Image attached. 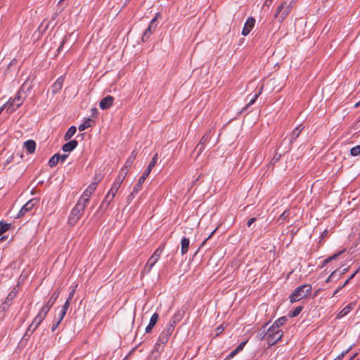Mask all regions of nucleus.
I'll list each match as a JSON object with an SVG mask.
<instances>
[{"label":"nucleus","mask_w":360,"mask_h":360,"mask_svg":"<svg viewBox=\"0 0 360 360\" xmlns=\"http://www.w3.org/2000/svg\"><path fill=\"white\" fill-rule=\"evenodd\" d=\"M348 352V350L342 352L340 355H338L334 360H342L344 357V356Z\"/></svg>","instance_id":"49530a36"},{"label":"nucleus","mask_w":360,"mask_h":360,"mask_svg":"<svg viewBox=\"0 0 360 360\" xmlns=\"http://www.w3.org/2000/svg\"><path fill=\"white\" fill-rule=\"evenodd\" d=\"M190 240L188 238L184 237L181 240V255H184L188 252L189 248Z\"/></svg>","instance_id":"412c9836"},{"label":"nucleus","mask_w":360,"mask_h":360,"mask_svg":"<svg viewBox=\"0 0 360 360\" xmlns=\"http://www.w3.org/2000/svg\"><path fill=\"white\" fill-rule=\"evenodd\" d=\"M114 100L115 98L113 96H107L101 99L99 106L102 110H107L112 105Z\"/></svg>","instance_id":"ddd939ff"},{"label":"nucleus","mask_w":360,"mask_h":360,"mask_svg":"<svg viewBox=\"0 0 360 360\" xmlns=\"http://www.w3.org/2000/svg\"><path fill=\"white\" fill-rule=\"evenodd\" d=\"M304 129V126L302 124L298 125L290 134V143L292 144L296 139L300 136L301 131Z\"/></svg>","instance_id":"2eb2a0df"},{"label":"nucleus","mask_w":360,"mask_h":360,"mask_svg":"<svg viewBox=\"0 0 360 360\" xmlns=\"http://www.w3.org/2000/svg\"><path fill=\"white\" fill-rule=\"evenodd\" d=\"M68 156V155L67 154L60 155L59 160H61V162H64L67 159Z\"/></svg>","instance_id":"3c124183"},{"label":"nucleus","mask_w":360,"mask_h":360,"mask_svg":"<svg viewBox=\"0 0 360 360\" xmlns=\"http://www.w3.org/2000/svg\"><path fill=\"white\" fill-rule=\"evenodd\" d=\"M292 9V3L288 1H283L279 5L274 13V18H278L280 22H282L290 13Z\"/></svg>","instance_id":"39448f33"},{"label":"nucleus","mask_w":360,"mask_h":360,"mask_svg":"<svg viewBox=\"0 0 360 360\" xmlns=\"http://www.w3.org/2000/svg\"><path fill=\"white\" fill-rule=\"evenodd\" d=\"M60 325V321H56L52 327H51V330L53 332L56 330V328L59 326Z\"/></svg>","instance_id":"a18cd8bd"},{"label":"nucleus","mask_w":360,"mask_h":360,"mask_svg":"<svg viewBox=\"0 0 360 360\" xmlns=\"http://www.w3.org/2000/svg\"><path fill=\"white\" fill-rule=\"evenodd\" d=\"M159 318V315L157 313H154L152 316L150 317V322L151 326H155L156 323L158 322Z\"/></svg>","instance_id":"58836bf2"},{"label":"nucleus","mask_w":360,"mask_h":360,"mask_svg":"<svg viewBox=\"0 0 360 360\" xmlns=\"http://www.w3.org/2000/svg\"><path fill=\"white\" fill-rule=\"evenodd\" d=\"M283 336V332L276 326H271L264 335V338L269 345H274L278 342Z\"/></svg>","instance_id":"7ed1b4c3"},{"label":"nucleus","mask_w":360,"mask_h":360,"mask_svg":"<svg viewBox=\"0 0 360 360\" xmlns=\"http://www.w3.org/2000/svg\"><path fill=\"white\" fill-rule=\"evenodd\" d=\"M25 84H23L20 88V90L18 91L13 98H10L6 103V110L8 113L11 114L16 110L23 103V99L21 98V90L25 86Z\"/></svg>","instance_id":"f03ea898"},{"label":"nucleus","mask_w":360,"mask_h":360,"mask_svg":"<svg viewBox=\"0 0 360 360\" xmlns=\"http://www.w3.org/2000/svg\"><path fill=\"white\" fill-rule=\"evenodd\" d=\"M96 181L94 182H92L87 188L83 192L82 196L79 198L78 201L81 202L82 203L86 205L89 204L90 197L91 194L94 192L96 190V186L98 184V181H100V179H96Z\"/></svg>","instance_id":"423d86ee"},{"label":"nucleus","mask_w":360,"mask_h":360,"mask_svg":"<svg viewBox=\"0 0 360 360\" xmlns=\"http://www.w3.org/2000/svg\"><path fill=\"white\" fill-rule=\"evenodd\" d=\"M255 23V20L252 17H249L246 22H245V25L243 26V28L242 30V35L243 36H247L252 29L253 28Z\"/></svg>","instance_id":"f8f14e48"},{"label":"nucleus","mask_w":360,"mask_h":360,"mask_svg":"<svg viewBox=\"0 0 360 360\" xmlns=\"http://www.w3.org/2000/svg\"><path fill=\"white\" fill-rule=\"evenodd\" d=\"M349 279L348 278L346 281H345V283L341 285L342 288H344L349 282Z\"/></svg>","instance_id":"bf43d9fd"},{"label":"nucleus","mask_w":360,"mask_h":360,"mask_svg":"<svg viewBox=\"0 0 360 360\" xmlns=\"http://www.w3.org/2000/svg\"><path fill=\"white\" fill-rule=\"evenodd\" d=\"M159 259L154 256L153 255L148 259L146 268H148V270L150 271L152 267L155 265V264L158 262Z\"/></svg>","instance_id":"b1692460"},{"label":"nucleus","mask_w":360,"mask_h":360,"mask_svg":"<svg viewBox=\"0 0 360 360\" xmlns=\"http://www.w3.org/2000/svg\"><path fill=\"white\" fill-rule=\"evenodd\" d=\"M354 303H349L345 307H344L337 315V319H340L347 314H348L354 307Z\"/></svg>","instance_id":"f3484780"},{"label":"nucleus","mask_w":360,"mask_h":360,"mask_svg":"<svg viewBox=\"0 0 360 360\" xmlns=\"http://www.w3.org/2000/svg\"><path fill=\"white\" fill-rule=\"evenodd\" d=\"M5 238H5V236H2V237L0 238V240H1V241H2V240H5Z\"/></svg>","instance_id":"e2e57ef3"},{"label":"nucleus","mask_w":360,"mask_h":360,"mask_svg":"<svg viewBox=\"0 0 360 360\" xmlns=\"http://www.w3.org/2000/svg\"><path fill=\"white\" fill-rule=\"evenodd\" d=\"M134 150L132 151L131 155L127 159L126 161L124 166L122 169H125V171H129L128 168L131 167L134 160H135V156L134 155Z\"/></svg>","instance_id":"a878e982"},{"label":"nucleus","mask_w":360,"mask_h":360,"mask_svg":"<svg viewBox=\"0 0 360 360\" xmlns=\"http://www.w3.org/2000/svg\"><path fill=\"white\" fill-rule=\"evenodd\" d=\"M154 327V326H151L150 323L148 325V326L146 328V333H149L152 330V328Z\"/></svg>","instance_id":"5fc2aeb1"},{"label":"nucleus","mask_w":360,"mask_h":360,"mask_svg":"<svg viewBox=\"0 0 360 360\" xmlns=\"http://www.w3.org/2000/svg\"><path fill=\"white\" fill-rule=\"evenodd\" d=\"M274 0H266L264 3V6L269 7Z\"/></svg>","instance_id":"6e6d98bb"},{"label":"nucleus","mask_w":360,"mask_h":360,"mask_svg":"<svg viewBox=\"0 0 360 360\" xmlns=\"http://www.w3.org/2000/svg\"><path fill=\"white\" fill-rule=\"evenodd\" d=\"M263 87H262L259 90V91L257 94H255L253 97L250 99V101L248 103L247 107H249L255 103L259 96L261 94V92L262 91Z\"/></svg>","instance_id":"72a5a7b5"},{"label":"nucleus","mask_w":360,"mask_h":360,"mask_svg":"<svg viewBox=\"0 0 360 360\" xmlns=\"http://www.w3.org/2000/svg\"><path fill=\"white\" fill-rule=\"evenodd\" d=\"M65 39H63V40L62 41V42H61L60 46L58 47V50H57V51H58V53H60V51H62V49H63V45H64V44H65Z\"/></svg>","instance_id":"864d4df0"},{"label":"nucleus","mask_w":360,"mask_h":360,"mask_svg":"<svg viewBox=\"0 0 360 360\" xmlns=\"http://www.w3.org/2000/svg\"><path fill=\"white\" fill-rule=\"evenodd\" d=\"M60 294V290L57 289L50 297L49 300L47 301L46 304L41 307V310H42L46 314H48L51 308L55 304L56 300L58 299Z\"/></svg>","instance_id":"9d476101"},{"label":"nucleus","mask_w":360,"mask_h":360,"mask_svg":"<svg viewBox=\"0 0 360 360\" xmlns=\"http://www.w3.org/2000/svg\"><path fill=\"white\" fill-rule=\"evenodd\" d=\"M170 328L166 329L165 328L162 333H160L158 342L156 345L160 346V345H165L169 340V338H170L172 332L169 330Z\"/></svg>","instance_id":"9b49d317"},{"label":"nucleus","mask_w":360,"mask_h":360,"mask_svg":"<svg viewBox=\"0 0 360 360\" xmlns=\"http://www.w3.org/2000/svg\"><path fill=\"white\" fill-rule=\"evenodd\" d=\"M205 149V144L202 141H200L198 146L195 148V150H198V155L202 152Z\"/></svg>","instance_id":"79ce46f5"},{"label":"nucleus","mask_w":360,"mask_h":360,"mask_svg":"<svg viewBox=\"0 0 360 360\" xmlns=\"http://www.w3.org/2000/svg\"><path fill=\"white\" fill-rule=\"evenodd\" d=\"M86 207V205L77 201L76 205L72 210L70 214L68 217V223L71 226L75 225L80 217L82 216L84 212V209Z\"/></svg>","instance_id":"20e7f679"},{"label":"nucleus","mask_w":360,"mask_h":360,"mask_svg":"<svg viewBox=\"0 0 360 360\" xmlns=\"http://www.w3.org/2000/svg\"><path fill=\"white\" fill-rule=\"evenodd\" d=\"M150 173H147V171L145 170L144 173L141 176V177L139 179L138 184H136V186H141L143 182L145 181L146 179L148 177Z\"/></svg>","instance_id":"4c0bfd02"},{"label":"nucleus","mask_w":360,"mask_h":360,"mask_svg":"<svg viewBox=\"0 0 360 360\" xmlns=\"http://www.w3.org/2000/svg\"><path fill=\"white\" fill-rule=\"evenodd\" d=\"M67 311H64V310H60L58 316H60V320H63L66 314Z\"/></svg>","instance_id":"8fccbe9b"},{"label":"nucleus","mask_w":360,"mask_h":360,"mask_svg":"<svg viewBox=\"0 0 360 360\" xmlns=\"http://www.w3.org/2000/svg\"><path fill=\"white\" fill-rule=\"evenodd\" d=\"M17 292L14 290H12L9 292L8 296L6 297L4 302L3 303V305H10L11 301L15 297Z\"/></svg>","instance_id":"bb28decb"},{"label":"nucleus","mask_w":360,"mask_h":360,"mask_svg":"<svg viewBox=\"0 0 360 360\" xmlns=\"http://www.w3.org/2000/svg\"><path fill=\"white\" fill-rule=\"evenodd\" d=\"M210 138V132H207L206 133L201 139L200 141H202V143H204V144H205V143L207 141H208V139Z\"/></svg>","instance_id":"37998d69"},{"label":"nucleus","mask_w":360,"mask_h":360,"mask_svg":"<svg viewBox=\"0 0 360 360\" xmlns=\"http://www.w3.org/2000/svg\"><path fill=\"white\" fill-rule=\"evenodd\" d=\"M342 288L340 286L333 293V297L335 296Z\"/></svg>","instance_id":"13d9d810"},{"label":"nucleus","mask_w":360,"mask_h":360,"mask_svg":"<svg viewBox=\"0 0 360 360\" xmlns=\"http://www.w3.org/2000/svg\"><path fill=\"white\" fill-rule=\"evenodd\" d=\"M24 147L27 153L32 154L36 148V143L33 140H27L24 143Z\"/></svg>","instance_id":"6ab92c4d"},{"label":"nucleus","mask_w":360,"mask_h":360,"mask_svg":"<svg viewBox=\"0 0 360 360\" xmlns=\"http://www.w3.org/2000/svg\"><path fill=\"white\" fill-rule=\"evenodd\" d=\"M76 131H77L76 127L71 126L68 129V130L66 131V133H65V134L64 136V139L65 141L70 140L75 135V134L76 133Z\"/></svg>","instance_id":"4be33fe9"},{"label":"nucleus","mask_w":360,"mask_h":360,"mask_svg":"<svg viewBox=\"0 0 360 360\" xmlns=\"http://www.w3.org/2000/svg\"><path fill=\"white\" fill-rule=\"evenodd\" d=\"M77 145H78L77 141H76V140H71V141L67 142L66 143H65L63 146L62 150L64 152H71L75 148H77Z\"/></svg>","instance_id":"dca6fc26"},{"label":"nucleus","mask_w":360,"mask_h":360,"mask_svg":"<svg viewBox=\"0 0 360 360\" xmlns=\"http://www.w3.org/2000/svg\"><path fill=\"white\" fill-rule=\"evenodd\" d=\"M64 79L60 77L57 79L53 85L52 86V92L53 94L58 93L63 87Z\"/></svg>","instance_id":"aec40b11"},{"label":"nucleus","mask_w":360,"mask_h":360,"mask_svg":"<svg viewBox=\"0 0 360 360\" xmlns=\"http://www.w3.org/2000/svg\"><path fill=\"white\" fill-rule=\"evenodd\" d=\"M75 292V288H73V289L70 292V293H69V296H68V299H67V300H68L71 301V300H72V297H74Z\"/></svg>","instance_id":"de8ad7c7"},{"label":"nucleus","mask_w":360,"mask_h":360,"mask_svg":"<svg viewBox=\"0 0 360 360\" xmlns=\"http://www.w3.org/2000/svg\"><path fill=\"white\" fill-rule=\"evenodd\" d=\"M247 342H248V340L240 342V345L234 350H233L228 354V356H226V359H231L233 358L238 352H240V351L243 350V349L244 348Z\"/></svg>","instance_id":"a211bd4d"},{"label":"nucleus","mask_w":360,"mask_h":360,"mask_svg":"<svg viewBox=\"0 0 360 360\" xmlns=\"http://www.w3.org/2000/svg\"><path fill=\"white\" fill-rule=\"evenodd\" d=\"M134 191H135V187H134V188H133V191H132V192H131V195L133 194V193H134Z\"/></svg>","instance_id":"338daca9"},{"label":"nucleus","mask_w":360,"mask_h":360,"mask_svg":"<svg viewBox=\"0 0 360 360\" xmlns=\"http://www.w3.org/2000/svg\"><path fill=\"white\" fill-rule=\"evenodd\" d=\"M302 309V307H296L292 311H291L290 313V316L295 317V316H298L300 314V313L301 312Z\"/></svg>","instance_id":"ea45409f"},{"label":"nucleus","mask_w":360,"mask_h":360,"mask_svg":"<svg viewBox=\"0 0 360 360\" xmlns=\"http://www.w3.org/2000/svg\"><path fill=\"white\" fill-rule=\"evenodd\" d=\"M11 226V224L0 221V235L7 231Z\"/></svg>","instance_id":"c756f323"},{"label":"nucleus","mask_w":360,"mask_h":360,"mask_svg":"<svg viewBox=\"0 0 360 360\" xmlns=\"http://www.w3.org/2000/svg\"><path fill=\"white\" fill-rule=\"evenodd\" d=\"M343 252V251H340L338 252V253L336 254H334L333 255H332L331 257L327 258L325 261H324V264H326L329 262H330L331 260L333 259H335L340 255H341L342 253Z\"/></svg>","instance_id":"a19ab883"},{"label":"nucleus","mask_w":360,"mask_h":360,"mask_svg":"<svg viewBox=\"0 0 360 360\" xmlns=\"http://www.w3.org/2000/svg\"><path fill=\"white\" fill-rule=\"evenodd\" d=\"M255 221H256V218H255V217L249 219L247 222L248 226L250 227Z\"/></svg>","instance_id":"09e8293b"},{"label":"nucleus","mask_w":360,"mask_h":360,"mask_svg":"<svg viewBox=\"0 0 360 360\" xmlns=\"http://www.w3.org/2000/svg\"><path fill=\"white\" fill-rule=\"evenodd\" d=\"M56 321H60V323H61V321H62L63 320H60V316H58V317L57 318V320H56Z\"/></svg>","instance_id":"69168bd1"},{"label":"nucleus","mask_w":360,"mask_h":360,"mask_svg":"<svg viewBox=\"0 0 360 360\" xmlns=\"http://www.w3.org/2000/svg\"><path fill=\"white\" fill-rule=\"evenodd\" d=\"M359 105H360V102H358V103H356L355 104L354 107H355V108H357V107H359Z\"/></svg>","instance_id":"680f3d73"},{"label":"nucleus","mask_w":360,"mask_h":360,"mask_svg":"<svg viewBox=\"0 0 360 360\" xmlns=\"http://www.w3.org/2000/svg\"><path fill=\"white\" fill-rule=\"evenodd\" d=\"M176 323V315L175 314L172 319L168 323V324L166 326V329L170 328L169 330H171L172 333L174 331V327Z\"/></svg>","instance_id":"7c9ffc66"},{"label":"nucleus","mask_w":360,"mask_h":360,"mask_svg":"<svg viewBox=\"0 0 360 360\" xmlns=\"http://www.w3.org/2000/svg\"><path fill=\"white\" fill-rule=\"evenodd\" d=\"M350 154L352 156H357L360 155V145L352 148L350 150Z\"/></svg>","instance_id":"c9c22d12"},{"label":"nucleus","mask_w":360,"mask_h":360,"mask_svg":"<svg viewBox=\"0 0 360 360\" xmlns=\"http://www.w3.org/2000/svg\"><path fill=\"white\" fill-rule=\"evenodd\" d=\"M4 109H6L5 104H4L2 107H1V108H0V114L1 113V112H2Z\"/></svg>","instance_id":"052dcab7"},{"label":"nucleus","mask_w":360,"mask_h":360,"mask_svg":"<svg viewBox=\"0 0 360 360\" xmlns=\"http://www.w3.org/2000/svg\"><path fill=\"white\" fill-rule=\"evenodd\" d=\"M158 159V154L156 153L153 155L151 161L150 162L148 167L146 169L147 171V173H150L152 169L155 167V164L157 163Z\"/></svg>","instance_id":"cd10ccee"},{"label":"nucleus","mask_w":360,"mask_h":360,"mask_svg":"<svg viewBox=\"0 0 360 360\" xmlns=\"http://www.w3.org/2000/svg\"><path fill=\"white\" fill-rule=\"evenodd\" d=\"M164 248H165V243H163L162 245H161L159 248H158L156 249V250L153 253V255L159 259L164 250Z\"/></svg>","instance_id":"e433bc0d"},{"label":"nucleus","mask_w":360,"mask_h":360,"mask_svg":"<svg viewBox=\"0 0 360 360\" xmlns=\"http://www.w3.org/2000/svg\"><path fill=\"white\" fill-rule=\"evenodd\" d=\"M46 314H47L44 312L42 310H40L30 325L37 329L42 321L45 319Z\"/></svg>","instance_id":"4468645a"},{"label":"nucleus","mask_w":360,"mask_h":360,"mask_svg":"<svg viewBox=\"0 0 360 360\" xmlns=\"http://www.w3.org/2000/svg\"><path fill=\"white\" fill-rule=\"evenodd\" d=\"M346 271H347V269H345L343 270V272H342V273H345V272H346Z\"/></svg>","instance_id":"774afa93"},{"label":"nucleus","mask_w":360,"mask_h":360,"mask_svg":"<svg viewBox=\"0 0 360 360\" xmlns=\"http://www.w3.org/2000/svg\"><path fill=\"white\" fill-rule=\"evenodd\" d=\"M127 174V171H125V169H121L120 171V173L116 178L114 184H112L111 188L110 191L114 193H116L118 191L120 185L122 184L124 179L125 178L126 175Z\"/></svg>","instance_id":"6e6552de"},{"label":"nucleus","mask_w":360,"mask_h":360,"mask_svg":"<svg viewBox=\"0 0 360 360\" xmlns=\"http://www.w3.org/2000/svg\"><path fill=\"white\" fill-rule=\"evenodd\" d=\"M91 119H89V118L87 119V120H86L84 122H83L82 124L79 125L78 129L80 131H84L86 129L90 127H91Z\"/></svg>","instance_id":"2f4dec72"},{"label":"nucleus","mask_w":360,"mask_h":360,"mask_svg":"<svg viewBox=\"0 0 360 360\" xmlns=\"http://www.w3.org/2000/svg\"><path fill=\"white\" fill-rule=\"evenodd\" d=\"M360 270V266L355 271L354 273H353L352 274H351L350 277L349 278V280L352 279L355 275Z\"/></svg>","instance_id":"4d7b16f0"},{"label":"nucleus","mask_w":360,"mask_h":360,"mask_svg":"<svg viewBox=\"0 0 360 360\" xmlns=\"http://www.w3.org/2000/svg\"><path fill=\"white\" fill-rule=\"evenodd\" d=\"M115 195V193L109 191L108 193L105 195L103 200L101 202V203L97 210V212H103L104 211H105L108 209L110 202L114 198Z\"/></svg>","instance_id":"1a4fd4ad"},{"label":"nucleus","mask_w":360,"mask_h":360,"mask_svg":"<svg viewBox=\"0 0 360 360\" xmlns=\"http://www.w3.org/2000/svg\"><path fill=\"white\" fill-rule=\"evenodd\" d=\"M70 302L71 301L67 300L63 306L62 310L67 311L70 307Z\"/></svg>","instance_id":"c03bdc74"},{"label":"nucleus","mask_w":360,"mask_h":360,"mask_svg":"<svg viewBox=\"0 0 360 360\" xmlns=\"http://www.w3.org/2000/svg\"><path fill=\"white\" fill-rule=\"evenodd\" d=\"M135 321V311L134 312L133 323Z\"/></svg>","instance_id":"0e129e2a"},{"label":"nucleus","mask_w":360,"mask_h":360,"mask_svg":"<svg viewBox=\"0 0 360 360\" xmlns=\"http://www.w3.org/2000/svg\"><path fill=\"white\" fill-rule=\"evenodd\" d=\"M311 290V285L309 284H304L297 287L290 297V302L293 303L307 297L310 294Z\"/></svg>","instance_id":"f257e3e1"},{"label":"nucleus","mask_w":360,"mask_h":360,"mask_svg":"<svg viewBox=\"0 0 360 360\" xmlns=\"http://www.w3.org/2000/svg\"><path fill=\"white\" fill-rule=\"evenodd\" d=\"M59 157H60V154L59 153H56V154H54L49 160V165L51 167H53L55 166H56V165L58 163V162L60 161L59 160Z\"/></svg>","instance_id":"393cba45"},{"label":"nucleus","mask_w":360,"mask_h":360,"mask_svg":"<svg viewBox=\"0 0 360 360\" xmlns=\"http://www.w3.org/2000/svg\"><path fill=\"white\" fill-rule=\"evenodd\" d=\"M336 271H333L330 274V275L329 276V277L328 278V279H327V281H326L327 282H328L329 281H330V280H332V279H333V278L335 276V274H336Z\"/></svg>","instance_id":"603ef678"},{"label":"nucleus","mask_w":360,"mask_h":360,"mask_svg":"<svg viewBox=\"0 0 360 360\" xmlns=\"http://www.w3.org/2000/svg\"><path fill=\"white\" fill-rule=\"evenodd\" d=\"M287 321V318L283 316L277 319L272 326H276L277 328H279L281 326H283Z\"/></svg>","instance_id":"473e14b6"},{"label":"nucleus","mask_w":360,"mask_h":360,"mask_svg":"<svg viewBox=\"0 0 360 360\" xmlns=\"http://www.w3.org/2000/svg\"><path fill=\"white\" fill-rule=\"evenodd\" d=\"M32 326L30 325L28 328L27 329L25 333L24 334L22 340L23 341H28L30 337L32 335V334L35 331L36 328H34V329H32Z\"/></svg>","instance_id":"c85d7f7f"},{"label":"nucleus","mask_w":360,"mask_h":360,"mask_svg":"<svg viewBox=\"0 0 360 360\" xmlns=\"http://www.w3.org/2000/svg\"><path fill=\"white\" fill-rule=\"evenodd\" d=\"M37 203V200L36 198H32L27 201L20 209L19 212L17 214V218H20L24 216L25 214L31 212L33 208L36 206Z\"/></svg>","instance_id":"0eeeda50"},{"label":"nucleus","mask_w":360,"mask_h":360,"mask_svg":"<svg viewBox=\"0 0 360 360\" xmlns=\"http://www.w3.org/2000/svg\"><path fill=\"white\" fill-rule=\"evenodd\" d=\"M159 259L154 256L153 255L148 259L146 268H148V270L150 271L152 267L155 265V264L158 262Z\"/></svg>","instance_id":"5701e85b"},{"label":"nucleus","mask_w":360,"mask_h":360,"mask_svg":"<svg viewBox=\"0 0 360 360\" xmlns=\"http://www.w3.org/2000/svg\"><path fill=\"white\" fill-rule=\"evenodd\" d=\"M155 18H153L151 22H150V24L149 25V27L145 30L144 33H143V38L142 39L144 40L145 38H147L149 37V35L150 34V28L152 27V25L153 23L155 22Z\"/></svg>","instance_id":"f704fd0d"}]
</instances>
